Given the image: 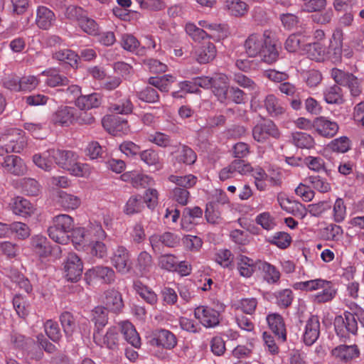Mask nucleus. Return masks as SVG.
I'll list each match as a JSON object with an SVG mask.
<instances>
[{"instance_id": "50", "label": "nucleus", "mask_w": 364, "mask_h": 364, "mask_svg": "<svg viewBox=\"0 0 364 364\" xmlns=\"http://www.w3.org/2000/svg\"><path fill=\"white\" fill-rule=\"evenodd\" d=\"M169 181L176 184L177 187H181L188 190L193 187L197 183V177L193 174H188L183 176L171 175L168 177Z\"/></svg>"}, {"instance_id": "40", "label": "nucleus", "mask_w": 364, "mask_h": 364, "mask_svg": "<svg viewBox=\"0 0 364 364\" xmlns=\"http://www.w3.org/2000/svg\"><path fill=\"white\" fill-rule=\"evenodd\" d=\"M144 208L141 196H131L124 206L123 211L127 215H132L140 213Z\"/></svg>"}, {"instance_id": "10", "label": "nucleus", "mask_w": 364, "mask_h": 364, "mask_svg": "<svg viewBox=\"0 0 364 364\" xmlns=\"http://www.w3.org/2000/svg\"><path fill=\"white\" fill-rule=\"evenodd\" d=\"M93 339L95 343L101 347L115 350L118 347L119 328L116 326H111L105 334H103L102 330L95 331Z\"/></svg>"}, {"instance_id": "35", "label": "nucleus", "mask_w": 364, "mask_h": 364, "mask_svg": "<svg viewBox=\"0 0 364 364\" xmlns=\"http://www.w3.org/2000/svg\"><path fill=\"white\" fill-rule=\"evenodd\" d=\"M303 50L306 51L308 57L311 60L322 61L325 59L326 48L319 43L307 41Z\"/></svg>"}, {"instance_id": "49", "label": "nucleus", "mask_w": 364, "mask_h": 364, "mask_svg": "<svg viewBox=\"0 0 364 364\" xmlns=\"http://www.w3.org/2000/svg\"><path fill=\"white\" fill-rule=\"evenodd\" d=\"M292 141L295 146L301 149H311L314 146V138L304 132H296L292 134Z\"/></svg>"}, {"instance_id": "59", "label": "nucleus", "mask_w": 364, "mask_h": 364, "mask_svg": "<svg viewBox=\"0 0 364 364\" xmlns=\"http://www.w3.org/2000/svg\"><path fill=\"white\" fill-rule=\"evenodd\" d=\"M78 25L82 30L91 36H97L99 32V26L96 21L86 16H84L82 18H80Z\"/></svg>"}, {"instance_id": "18", "label": "nucleus", "mask_w": 364, "mask_h": 364, "mask_svg": "<svg viewBox=\"0 0 364 364\" xmlns=\"http://www.w3.org/2000/svg\"><path fill=\"white\" fill-rule=\"evenodd\" d=\"M1 166L4 170L16 176L23 175L26 171L22 159L16 155H7L4 158Z\"/></svg>"}, {"instance_id": "31", "label": "nucleus", "mask_w": 364, "mask_h": 364, "mask_svg": "<svg viewBox=\"0 0 364 364\" xmlns=\"http://www.w3.org/2000/svg\"><path fill=\"white\" fill-rule=\"evenodd\" d=\"M198 24L203 28L208 31V35L205 38H213L218 41L225 36V30L224 25L220 23H210L208 21L202 20L198 22Z\"/></svg>"}, {"instance_id": "34", "label": "nucleus", "mask_w": 364, "mask_h": 364, "mask_svg": "<svg viewBox=\"0 0 364 364\" xmlns=\"http://www.w3.org/2000/svg\"><path fill=\"white\" fill-rule=\"evenodd\" d=\"M224 8L230 15L240 17L247 14L249 6L242 0H225Z\"/></svg>"}, {"instance_id": "46", "label": "nucleus", "mask_w": 364, "mask_h": 364, "mask_svg": "<svg viewBox=\"0 0 364 364\" xmlns=\"http://www.w3.org/2000/svg\"><path fill=\"white\" fill-rule=\"evenodd\" d=\"M325 101L328 104H341L343 102L342 89L337 85L327 87L323 92Z\"/></svg>"}, {"instance_id": "12", "label": "nucleus", "mask_w": 364, "mask_h": 364, "mask_svg": "<svg viewBox=\"0 0 364 364\" xmlns=\"http://www.w3.org/2000/svg\"><path fill=\"white\" fill-rule=\"evenodd\" d=\"M172 147L174 150L171 151V155L176 163L192 165L196 161L197 155L188 146L178 143Z\"/></svg>"}, {"instance_id": "37", "label": "nucleus", "mask_w": 364, "mask_h": 364, "mask_svg": "<svg viewBox=\"0 0 364 364\" xmlns=\"http://www.w3.org/2000/svg\"><path fill=\"white\" fill-rule=\"evenodd\" d=\"M31 245L40 257H47L51 253V247L47 238L43 235H36L31 239Z\"/></svg>"}, {"instance_id": "44", "label": "nucleus", "mask_w": 364, "mask_h": 364, "mask_svg": "<svg viewBox=\"0 0 364 364\" xmlns=\"http://www.w3.org/2000/svg\"><path fill=\"white\" fill-rule=\"evenodd\" d=\"M41 75L48 77L46 83L49 87H53L56 86L68 85L69 82V80L67 77L57 73L52 69L43 71Z\"/></svg>"}, {"instance_id": "45", "label": "nucleus", "mask_w": 364, "mask_h": 364, "mask_svg": "<svg viewBox=\"0 0 364 364\" xmlns=\"http://www.w3.org/2000/svg\"><path fill=\"white\" fill-rule=\"evenodd\" d=\"M134 289L139 296L147 303L154 304L157 301L156 294L148 287L145 286L141 282L136 281L134 282Z\"/></svg>"}, {"instance_id": "41", "label": "nucleus", "mask_w": 364, "mask_h": 364, "mask_svg": "<svg viewBox=\"0 0 364 364\" xmlns=\"http://www.w3.org/2000/svg\"><path fill=\"white\" fill-rule=\"evenodd\" d=\"M267 241L271 245H275L279 249H286L291 243V235L286 232H277L267 239Z\"/></svg>"}, {"instance_id": "60", "label": "nucleus", "mask_w": 364, "mask_h": 364, "mask_svg": "<svg viewBox=\"0 0 364 364\" xmlns=\"http://www.w3.org/2000/svg\"><path fill=\"white\" fill-rule=\"evenodd\" d=\"M68 171L75 176L86 177L90 173V167L86 164L76 162V157H75Z\"/></svg>"}, {"instance_id": "63", "label": "nucleus", "mask_w": 364, "mask_h": 364, "mask_svg": "<svg viewBox=\"0 0 364 364\" xmlns=\"http://www.w3.org/2000/svg\"><path fill=\"white\" fill-rule=\"evenodd\" d=\"M346 216V207L342 198H337L333 207V218L336 223L344 220Z\"/></svg>"}, {"instance_id": "43", "label": "nucleus", "mask_w": 364, "mask_h": 364, "mask_svg": "<svg viewBox=\"0 0 364 364\" xmlns=\"http://www.w3.org/2000/svg\"><path fill=\"white\" fill-rule=\"evenodd\" d=\"M52 58L74 67L77 66L78 55L70 49H62L53 53Z\"/></svg>"}, {"instance_id": "58", "label": "nucleus", "mask_w": 364, "mask_h": 364, "mask_svg": "<svg viewBox=\"0 0 364 364\" xmlns=\"http://www.w3.org/2000/svg\"><path fill=\"white\" fill-rule=\"evenodd\" d=\"M277 304L283 308H287L291 305L293 301V293L291 289H285L274 293Z\"/></svg>"}, {"instance_id": "38", "label": "nucleus", "mask_w": 364, "mask_h": 364, "mask_svg": "<svg viewBox=\"0 0 364 364\" xmlns=\"http://www.w3.org/2000/svg\"><path fill=\"white\" fill-rule=\"evenodd\" d=\"M103 127L108 131L109 133L116 134L124 127L127 126V122L120 121L119 118L116 116L109 115L103 117L102 120Z\"/></svg>"}, {"instance_id": "29", "label": "nucleus", "mask_w": 364, "mask_h": 364, "mask_svg": "<svg viewBox=\"0 0 364 364\" xmlns=\"http://www.w3.org/2000/svg\"><path fill=\"white\" fill-rule=\"evenodd\" d=\"M124 181H129L135 188H145L152 183V179L144 173L138 171H129L122 175Z\"/></svg>"}, {"instance_id": "57", "label": "nucleus", "mask_w": 364, "mask_h": 364, "mask_svg": "<svg viewBox=\"0 0 364 364\" xmlns=\"http://www.w3.org/2000/svg\"><path fill=\"white\" fill-rule=\"evenodd\" d=\"M234 255L228 249L219 250L215 254V261L224 268H230L232 266Z\"/></svg>"}, {"instance_id": "33", "label": "nucleus", "mask_w": 364, "mask_h": 364, "mask_svg": "<svg viewBox=\"0 0 364 364\" xmlns=\"http://www.w3.org/2000/svg\"><path fill=\"white\" fill-rule=\"evenodd\" d=\"M121 331L124 339L135 348H139L141 345L140 337L134 326L129 321L122 322L121 325Z\"/></svg>"}, {"instance_id": "51", "label": "nucleus", "mask_w": 364, "mask_h": 364, "mask_svg": "<svg viewBox=\"0 0 364 364\" xmlns=\"http://www.w3.org/2000/svg\"><path fill=\"white\" fill-rule=\"evenodd\" d=\"M174 81V77L171 75H164L161 77H151L149 78V85L156 87L161 92H167L169 89V84Z\"/></svg>"}, {"instance_id": "2", "label": "nucleus", "mask_w": 364, "mask_h": 364, "mask_svg": "<svg viewBox=\"0 0 364 364\" xmlns=\"http://www.w3.org/2000/svg\"><path fill=\"white\" fill-rule=\"evenodd\" d=\"M293 287L295 289L306 291L321 290L313 297L314 301L318 304L331 301L337 292L331 282L322 279L296 282Z\"/></svg>"}, {"instance_id": "62", "label": "nucleus", "mask_w": 364, "mask_h": 364, "mask_svg": "<svg viewBox=\"0 0 364 364\" xmlns=\"http://www.w3.org/2000/svg\"><path fill=\"white\" fill-rule=\"evenodd\" d=\"M136 96L140 100L148 103H155L159 100L157 91L151 87H146L138 92Z\"/></svg>"}, {"instance_id": "23", "label": "nucleus", "mask_w": 364, "mask_h": 364, "mask_svg": "<svg viewBox=\"0 0 364 364\" xmlns=\"http://www.w3.org/2000/svg\"><path fill=\"white\" fill-rule=\"evenodd\" d=\"M267 321L275 336L282 341H285L287 339L286 328L282 316L279 314H271L267 316Z\"/></svg>"}, {"instance_id": "36", "label": "nucleus", "mask_w": 364, "mask_h": 364, "mask_svg": "<svg viewBox=\"0 0 364 364\" xmlns=\"http://www.w3.org/2000/svg\"><path fill=\"white\" fill-rule=\"evenodd\" d=\"M258 268L264 273V278L269 284H274L279 280V271L271 264L259 261Z\"/></svg>"}, {"instance_id": "24", "label": "nucleus", "mask_w": 364, "mask_h": 364, "mask_svg": "<svg viewBox=\"0 0 364 364\" xmlns=\"http://www.w3.org/2000/svg\"><path fill=\"white\" fill-rule=\"evenodd\" d=\"M102 101L100 94L94 92L90 95H81L75 101V105L81 110H87L98 107Z\"/></svg>"}, {"instance_id": "15", "label": "nucleus", "mask_w": 364, "mask_h": 364, "mask_svg": "<svg viewBox=\"0 0 364 364\" xmlns=\"http://www.w3.org/2000/svg\"><path fill=\"white\" fill-rule=\"evenodd\" d=\"M314 127L316 132L326 138L334 136L338 132V124L333 121H331L324 117L316 118L314 122Z\"/></svg>"}, {"instance_id": "6", "label": "nucleus", "mask_w": 364, "mask_h": 364, "mask_svg": "<svg viewBox=\"0 0 364 364\" xmlns=\"http://www.w3.org/2000/svg\"><path fill=\"white\" fill-rule=\"evenodd\" d=\"M252 136L258 142L264 143L270 137L278 139L280 132L273 121L268 119L257 123L252 129Z\"/></svg>"}, {"instance_id": "54", "label": "nucleus", "mask_w": 364, "mask_h": 364, "mask_svg": "<svg viewBox=\"0 0 364 364\" xmlns=\"http://www.w3.org/2000/svg\"><path fill=\"white\" fill-rule=\"evenodd\" d=\"M60 321L66 336H71L75 328L73 315L69 311H64L60 315Z\"/></svg>"}, {"instance_id": "9", "label": "nucleus", "mask_w": 364, "mask_h": 364, "mask_svg": "<svg viewBox=\"0 0 364 364\" xmlns=\"http://www.w3.org/2000/svg\"><path fill=\"white\" fill-rule=\"evenodd\" d=\"M75 107L61 105L52 113L50 122L55 126L69 127L75 123Z\"/></svg>"}, {"instance_id": "47", "label": "nucleus", "mask_w": 364, "mask_h": 364, "mask_svg": "<svg viewBox=\"0 0 364 364\" xmlns=\"http://www.w3.org/2000/svg\"><path fill=\"white\" fill-rule=\"evenodd\" d=\"M92 321L95 323L96 328L95 331L102 330L107 323V310L103 306H97L92 310Z\"/></svg>"}, {"instance_id": "1", "label": "nucleus", "mask_w": 364, "mask_h": 364, "mask_svg": "<svg viewBox=\"0 0 364 364\" xmlns=\"http://www.w3.org/2000/svg\"><path fill=\"white\" fill-rule=\"evenodd\" d=\"M244 49L250 58L259 56L267 63H272L279 58V48L270 37V32L252 33L247 36L244 42Z\"/></svg>"}, {"instance_id": "19", "label": "nucleus", "mask_w": 364, "mask_h": 364, "mask_svg": "<svg viewBox=\"0 0 364 364\" xmlns=\"http://www.w3.org/2000/svg\"><path fill=\"white\" fill-rule=\"evenodd\" d=\"M210 87L213 88V92L218 100L221 102H225L230 89L228 76L222 73L215 75Z\"/></svg>"}, {"instance_id": "52", "label": "nucleus", "mask_w": 364, "mask_h": 364, "mask_svg": "<svg viewBox=\"0 0 364 364\" xmlns=\"http://www.w3.org/2000/svg\"><path fill=\"white\" fill-rule=\"evenodd\" d=\"M178 262L177 257L172 254L161 255L158 258L159 267L168 272L177 270Z\"/></svg>"}, {"instance_id": "22", "label": "nucleus", "mask_w": 364, "mask_h": 364, "mask_svg": "<svg viewBox=\"0 0 364 364\" xmlns=\"http://www.w3.org/2000/svg\"><path fill=\"white\" fill-rule=\"evenodd\" d=\"M257 264L253 259L243 255H240L236 258L237 269L240 275L245 278H250L253 275Z\"/></svg>"}, {"instance_id": "16", "label": "nucleus", "mask_w": 364, "mask_h": 364, "mask_svg": "<svg viewBox=\"0 0 364 364\" xmlns=\"http://www.w3.org/2000/svg\"><path fill=\"white\" fill-rule=\"evenodd\" d=\"M56 21L54 12L44 6H39L36 9V24L42 30L50 29Z\"/></svg>"}, {"instance_id": "61", "label": "nucleus", "mask_w": 364, "mask_h": 364, "mask_svg": "<svg viewBox=\"0 0 364 364\" xmlns=\"http://www.w3.org/2000/svg\"><path fill=\"white\" fill-rule=\"evenodd\" d=\"M173 200L181 205H186L190 198V193L186 188L181 187L174 188L170 193Z\"/></svg>"}, {"instance_id": "5", "label": "nucleus", "mask_w": 364, "mask_h": 364, "mask_svg": "<svg viewBox=\"0 0 364 364\" xmlns=\"http://www.w3.org/2000/svg\"><path fill=\"white\" fill-rule=\"evenodd\" d=\"M110 259L112 264L119 273L125 274L131 271V253L124 246L118 245L114 249Z\"/></svg>"}, {"instance_id": "3", "label": "nucleus", "mask_w": 364, "mask_h": 364, "mask_svg": "<svg viewBox=\"0 0 364 364\" xmlns=\"http://www.w3.org/2000/svg\"><path fill=\"white\" fill-rule=\"evenodd\" d=\"M0 141L6 153H20L26 146V140L18 129H11L0 133Z\"/></svg>"}, {"instance_id": "48", "label": "nucleus", "mask_w": 364, "mask_h": 364, "mask_svg": "<svg viewBox=\"0 0 364 364\" xmlns=\"http://www.w3.org/2000/svg\"><path fill=\"white\" fill-rule=\"evenodd\" d=\"M205 217L208 223L219 224L222 221L220 205L217 203L210 202L207 203L205 211Z\"/></svg>"}, {"instance_id": "55", "label": "nucleus", "mask_w": 364, "mask_h": 364, "mask_svg": "<svg viewBox=\"0 0 364 364\" xmlns=\"http://www.w3.org/2000/svg\"><path fill=\"white\" fill-rule=\"evenodd\" d=\"M13 306L19 317L24 318L28 314V303L22 295L16 294L14 296Z\"/></svg>"}, {"instance_id": "56", "label": "nucleus", "mask_w": 364, "mask_h": 364, "mask_svg": "<svg viewBox=\"0 0 364 364\" xmlns=\"http://www.w3.org/2000/svg\"><path fill=\"white\" fill-rule=\"evenodd\" d=\"M73 220L68 215H58L53 218V225L52 227L60 228L67 233L73 229Z\"/></svg>"}, {"instance_id": "8", "label": "nucleus", "mask_w": 364, "mask_h": 364, "mask_svg": "<svg viewBox=\"0 0 364 364\" xmlns=\"http://www.w3.org/2000/svg\"><path fill=\"white\" fill-rule=\"evenodd\" d=\"M63 264L67 279L77 282L80 279L83 270V264L80 258L76 253L70 252L67 256Z\"/></svg>"}, {"instance_id": "13", "label": "nucleus", "mask_w": 364, "mask_h": 364, "mask_svg": "<svg viewBox=\"0 0 364 364\" xmlns=\"http://www.w3.org/2000/svg\"><path fill=\"white\" fill-rule=\"evenodd\" d=\"M217 55L216 47L213 43L204 41L194 50L196 60L200 64H205L213 60Z\"/></svg>"}, {"instance_id": "53", "label": "nucleus", "mask_w": 364, "mask_h": 364, "mask_svg": "<svg viewBox=\"0 0 364 364\" xmlns=\"http://www.w3.org/2000/svg\"><path fill=\"white\" fill-rule=\"evenodd\" d=\"M85 230L87 235V240L90 243L94 242L95 240H104L107 236L101 225L97 223H90Z\"/></svg>"}, {"instance_id": "27", "label": "nucleus", "mask_w": 364, "mask_h": 364, "mask_svg": "<svg viewBox=\"0 0 364 364\" xmlns=\"http://www.w3.org/2000/svg\"><path fill=\"white\" fill-rule=\"evenodd\" d=\"M264 106L272 117H278L285 113L286 109L280 100L274 95H268L264 100Z\"/></svg>"}, {"instance_id": "39", "label": "nucleus", "mask_w": 364, "mask_h": 364, "mask_svg": "<svg viewBox=\"0 0 364 364\" xmlns=\"http://www.w3.org/2000/svg\"><path fill=\"white\" fill-rule=\"evenodd\" d=\"M51 149L43 152V154H36L33 156V163L40 168L50 171L54 167L53 160L51 156Z\"/></svg>"}, {"instance_id": "28", "label": "nucleus", "mask_w": 364, "mask_h": 364, "mask_svg": "<svg viewBox=\"0 0 364 364\" xmlns=\"http://www.w3.org/2000/svg\"><path fill=\"white\" fill-rule=\"evenodd\" d=\"M50 154L53 164L55 163L58 166L68 170L75 159V154L71 151H63L60 149H51Z\"/></svg>"}, {"instance_id": "21", "label": "nucleus", "mask_w": 364, "mask_h": 364, "mask_svg": "<svg viewBox=\"0 0 364 364\" xmlns=\"http://www.w3.org/2000/svg\"><path fill=\"white\" fill-rule=\"evenodd\" d=\"M103 304L105 309L115 313L121 311L124 306L122 296L120 292L115 289H109L105 292Z\"/></svg>"}, {"instance_id": "42", "label": "nucleus", "mask_w": 364, "mask_h": 364, "mask_svg": "<svg viewBox=\"0 0 364 364\" xmlns=\"http://www.w3.org/2000/svg\"><path fill=\"white\" fill-rule=\"evenodd\" d=\"M351 145L350 139L343 136L333 139L328 144V148L333 152L344 154L351 149Z\"/></svg>"}, {"instance_id": "25", "label": "nucleus", "mask_w": 364, "mask_h": 364, "mask_svg": "<svg viewBox=\"0 0 364 364\" xmlns=\"http://www.w3.org/2000/svg\"><path fill=\"white\" fill-rule=\"evenodd\" d=\"M154 267L152 256L146 251H141L136 259L135 268L141 276H147Z\"/></svg>"}, {"instance_id": "26", "label": "nucleus", "mask_w": 364, "mask_h": 364, "mask_svg": "<svg viewBox=\"0 0 364 364\" xmlns=\"http://www.w3.org/2000/svg\"><path fill=\"white\" fill-rule=\"evenodd\" d=\"M10 205L14 214L23 217L31 215L34 211V207L31 202L20 196L14 198Z\"/></svg>"}, {"instance_id": "17", "label": "nucleus", "mask_w": 364, "mask_h": 364, "mask_svg": "<svg viewBox=\"0 0 364 364\" xmlns=\"http://www.w3.org/2000/svg\"><path fill=\"white\" fill-rule=\"evenodd\" d=\"M331 355L341 362L348 363L359 357L360 350L356 345H339L331 350Z\"/></svg>"}, {"instance_id": "14", "label": "nucleus", "mask_w": 364, "mask_h": 364, "mask_svg": "<svg viewBox=\"0 0 364 364\" xmlns=\"http://www.w3.org/2000/svg\"><path fill=\"white\" fill-rule=\"evenodd\" d=\"M320 335V321L316 316H311L305 323L303 340L306 346L313 345Z\"/></svg>"}, {"instance_id": "32", "label": "nucleus", "mask_w": 364, "mask_h": 364, "mask_svg": "<svg viewBox=\"0 0 364 364\" xmlns=\"http://www.w3.org/2000/svg\"><path fill=\"white\" fill-rule=\"evenodd\" d=\"M58 202L65 210H75L81 204L80 198L75 195L60 191L58 193Z\"/></svg>"}, {"instance_id": "30", "label": "nucleus", "mask_w": 364, "mask_h": 364, "mask_svg": "<svg viewBox=\"0 0 364 364\" xmlns=\"http://www.w3.org/2000/svg\"><path fill=\"white\" fill-rule=\"evenodd\" d=\"M309 38V35L306 32L293 33L286 40L285 48L289 52H295L302 47L304 48Z\"/></svg>"}, {"instance_id": "4", "label": "nucleus", "mask_w": 364, "mask_h": 364, "mask_svg": "<svg viewBox=\"0 0 364 364\" xmlns=\"http://www.w3.org/2000/svg\"><path fill=\"white\" fill-rule=\"evenodd\" d=\"M335 331L341 338H349V334L355 335L358 331V322L352 312L346 311L343 316H337L334 320Z\"/></svg>"}, {"instance_id": "11", "label": "nucleus", "mask_w": 364, "mask_h": 364, "mask_svg": "<svg viewBox=\"0 0 364 364\" xmlns=\"http://www.w3.org/2000/svg\"><path fill=\"white\" fill-rule=\"evenodd\" d=\"M195 317L206 328H213L220 323V313L211 307L200 306L194 310Z\"/></svg>"}, {"instance_id": "7", "label": "nucleus", "mask_w": 364, "mask_h": 364, "mask_svg": "<svg viewBox=\"0 0 364 364\" xmlns=\"http://www.w3.org/2000/svg\"><path fill=\"white\" fill-rule=\"evenodd\" d=\"M150 343L151 346L172 350L176 346L178 340L174 333L165 328H157L152 331Z\"/></svg>"}, {"instance_id": "64", "label": "nucleus", "mask_w": 364, "mask_h": 364, "mask_svg": "<svg viewBox=\"0 0 364 364\" xmlns=\"http://www.w3.org/2000/svg\"><path fill=\"white\" fill-rule=\"evenodd\" d=\"M48 233L49 237L55 242L59 244H67V242L70 240V235L66 232L60 230V228H56L50 226L48 229Z\"/></svg>"}, {"instance_id": "20", "label": "nucleus", "mask_w": 364, "mask_h": 364, "mask_svg": "<svg viewBox=\"0 0 364 364\" xmlns=\"http://www.w3.org/2000/svg\"><path fill=\"white\" fill-rule=\"evenodd\" d=\"M85 276L91 279H99L105 284H111L114 281L115 272L112 267L97 266L89 269Z\"/></svg>"}]
</instances>
